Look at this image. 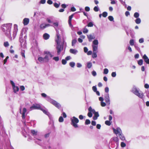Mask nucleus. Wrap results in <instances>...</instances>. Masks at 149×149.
<instances>
[{"mask_svg": "<svg viewBox=\"0 0 149 149\" xmlns=\"http://www.w3.org/2000/svg\"><path fill=\"white\" fill-rule=\"evenodd\" d=\"M144 40L143 38H140L139 40V42L140 43H142L144 42Z\"/></svg>", "mask_w": 149, "mask_h": 149, "instance_id": "obj_61", "label": "nucleus"}, {"mask_svg": "<svg viewBox=\"0 0 149 149\" xmlns=\"http://www.w3.org/2000/svg\"><path fill=\"white\" fill-rule=\"evenodd\" d=\"M92 89L94 92H95L96 91H97V88H96V86H93L92 87Z\"/></svg>", "mask_w": 149, "mask_h": 149, "instance_id": "obj_62", "label": "nucleus"}, {"mask_svg": "<svg viewBox=\"0 0 149 149\" xmlns=\"http://www.w3.org/2000/svg\"><path fill=\"white\" fill-rule=\"evenodd\" d=\"M40 110L42 111L44 113L47 115L48 116L50 120H53V118L52 117V115L47 110V109L42 108H41Z\"/></svg>", "mask_w": 149, "mask_h": 149, "instance_id": "obj_9", "label": "nucleus"}, {"mask_svg": "<svg viewBox=\"0 0 149 149\" xmlns=\"http://www.w3.org/2000/svg\"><path fill=\"white\" fill-rule=\"evenodd\" d=\"M135 21L136 24H139L141 23V20L139 18H136L135 20Z\"/></svg>", "mask_w": 149, "mask_h": 149, "instance_id": "obj_30", "label": "nucleus"}, {"mask_svg": "<svg viewBox=\"0 0 149 149\" xmlns=\"http://www.w3.org/2000/svg\"><path fill=\"white\" fill-rule=\"evenodd\" d=\"M64 121V119L63 116H60L58 119V121L59 122H63Z\"/></svg>", "mask_w": 149, "mask_h": 149, "instance_id": "obj_38", "label": "nucleus"}, {"mask_svg": "<svg viewBox=\"0 0 149 149\" xmlns=\"http://www.w3.org/2000/svg\"><path fill=\"white\" fill-rule=\"evenodd\" d=\"M87 67L88 68H90L92 66V63L91 62H88L87 63Z\"/></svg>", "mask_w": 149, "mask_h": 149, "instance_id": "obj_31", "label": "nucleus"}, {"mask_svg": "<svg viewBox=\"0 0 149 149\" xmlns=\"http://www.w3.org/2000/svg\"><path fill=\"white\" fill-rule=\"evenodd\" d=\"M125 31L126 32L127 36H129V29H128V27L127 26H126L125 27Z\"/></svg>", "mask_w": 149, "mask_h": 149, "instance_id": "obj_29", "label": "nucleus"}, {"mask_svg": "<svg viewBox=\"0 0 149 149\" xmlns=\"http://www.w3.org/2000/svg\"><path fill=\"white\" fill-rule=\"evenodd\" d=\"M93 113L94 114V116L93 117V119L94 120H96L97 118L99 116L98 112H96L95 111V109H94L93 110Z\"/></svg>", "mask_w": 149, "mask_h": 149, "instance_id": "obj_15", "label": "nucleus"}, {"mask_svg": "<svg viewBox=\"0 0 149 149\" xmlns=\"http://www.w3.org/2000/svg\"><path fill=\"white\" fill-rule=\"evenodd\" d=\"M38 60L41 63L48 62L49 60V58H48L47 56H45L44 58L39 57H38Z\"/></svg>", "mask_w": 149, "mask_h": 149, "instance_id": "obj_7", "label": "nucleus"}, {"mask_svg": "<svg viewBox=\"0 0 149 149\" xmlns=\"http://www.w3.org/2000/svg\"><path fill=\"white\" fill-rule=\"evenodd\" d=\"M19 41L20 43V46L21 47H22V44L24 42L23 44V46L24 47H25V46H26V40H24V39L23 38V37H19Z\"/></svg>", "mask_w": 149, "mask_h": 149, "instance_id": "obj_13", "label": "nucleus"}, {"mask_svg": "<svg viewBox=\"0 0 149 149\" xmlns=\"http://www.w3.org/2000/svg\"><path fill=\"white\" fill-rule=\"evenodd\" d=\"M53 59L56 61H57L59 60V58L58 56L54 57L53 58Z\"/></svg>", "mask_w": 149, "mask_h": 149, "instance_id": "obj_54", "label": "nucleus"}, {"mask_svg": "<svg viewBox=\"0 0 149 149\" xmlns=\"http://www.w3.org/2000/svg\"><path fill=\"white\" fill-rule=\"evenodd\" d=\"M5 27L2 29V30L5 33V35L11 40L12 37L11 35V29L12 26V24L8 23L4 24L3 25Z\"/></svg>", "mask_w": 149, "mask_h": 149, "instance_id": "obj_2", "label": "nucleus"}, {"mask_svg": "<svg viewBox=\"0 0 149 149\" xmlns=\"http://www.w3.org/2000/svg\"><path fill=\"white\" fill-rule=\"evenodd\" d=\"M71 121V124L74 128L78 127V125L77 124L79 122V119L75 116H73L70 118Z\"/></svg>", "mask_w": 149, "mask_h": 149, "instance_id": "obj_6", "label": "nucleus"}, {"mask_svg": "<svg viewBox=\"0 0 149 149\" xmlns=\"http://www.w3.org/2000/svg\"><path fill=\"white\" fill-rule=\"evenodd\" d=\"M114 133L116 134H118L120 138L122 141L125 140V138L122 134L121 130L119 127H117L116 129L113 128Z\"/></svg>", "mask_w": 149, "mask_h": 149, "instance_id": "obj_5", "label": "nucleus"}, {"mask_svg": "<svg viewBox=\"0 0 149 149\" xmlns=\"http://www.w3.org/2000/svg\"><path fill=\"white\" fill-rule=\"evenodd\" d=\"M108 19L111 21L114 22V18L112 16H109L108 17Z\"/></svg>", "mask_w": 149, "mask_h": 149, "instance_id": "obj_37", "label": "nucleus"}, {"mask_svg": "<svg viewBox=\"0 0 149 149\" xmlns=\"http://www.w3.org/2000/svg\"><path fill=\"white\" fill-rule=\"evenodd\" d=\"M143 58L144 59V61H145V60H146L148 58V57L147 56L146 54L144 55L143 57Z\"/></svg>", "mask_w": 149, "mask_h": 149, "instance_id": "obj_60", "label": "nucleus"}, {"mask_svg": "<svg viewBox=\"0 0 149 149\" xmlns=\"http://www.w3.org/2000/svg\"><path fill=\"white\" fill-rule=\"evenodd\" d=\"M44 54H46L45 56H47L48 58H49V56L51 58H52L53 56V55L51 53L48 51H45L44 52Z\"/></svg>", "mask_w": 149, "mask_h": 149, "instance_id": "obj_17", "label": "nucleus"}, {"mask_svg": "<svg viewBox=\"0 0 149 149\" xmlns=\"http://www.w3.org/2000/svg\"><path fill=\"white\" fill-rule=\"evenodd\" d=\"M18 26L16 24L14 25V30L13 31V37L14 39L17 35V32L18 31Z\"/></svg>", "mask_w": 149, "mask_h": 149, "instance_id": "obj_12", "label": "nucleus"}, {"mask_svg": "<svg viewBox=\"0 0 149 149\" xmlns=\"http://www.w3.org/2000/svg\"><path fill=\"white\" fill-rule=\"evenodd\" d=\"M108 15V13L107 12H104L102 14V16L104 17H106Z\"/></svg>", "mask_w": 149, "mask_h": 149, "instance_id": "obj_46", "label": "nucleus"}, {"mask_svg": "<svg viewBox=\"0 0 149 149\" xmlns=\"http://www.w3.org/2000/svg\"><path fill=\"white\" fill-rule=\"evenodd\" d=\"M104 100L105 101L108 105H109L110 104L109 95V93H105L104 95Z\"/></svg>", "mask_w": 149, "mask_h": 149, "instance_id": "obj_11", "label": "nucleus"}, {"mask_svg": "<svg viewBox=\"0 0 149 149\" xmlns=\"http://www.w3.org/2000/svg\"><path fill=\"white\" fill-rule=\"evenodd\" d=\"M105 124L108 126H110L111 125V123L109 120H106L105 121Z\"/></svg>", "mask_w": 149, "mask_h": 149, "instance_id": "obj_44", "label": "nucleus"}, {"mask_svg": "<svg viewBox=\"0 0 149 149\" xmlns=\"http://www.w3.org/2000/svg\"><path fill=\"white\" fill-rule=\"evenodd\" d=\"M93 52H97L98 46L92 45Z\"/></svg>", "mask_w": 149, "mask_h": 149, "instance_id": "obj_23", "label": "nucleus"}, {"mask_svg": "<svg viewBox=\"0 0 149 149\" xmlns=\"http://www.w3.org/2000/svg\"><path fill=\"white\" fill-rule=\"evenodd\" d=\"M70 52L71 53L75 55L77 54L78 52V51L76 49H71L70 50Z\"/></svg>", "mask_w": 149, "mask_h": 149, "instance_id": "obj_20", "label": "nucleus"}, {"mask_svg": "<svg viewBox=\"0 0 149 149\" xmlns=\"http://www.w3.org/2000/svg\"><path fill=\"white\" fill-rule=\"evenodd\" d=\"M113 140L116 142H117L116 143L117 144H118V139L117 137H115L113 138Z\"/></svg>", "mask_w": 149, "mask_h": 149, "instance_id": "obj_48", "label": "nucleus"}, {"mask_svg": "<svg viewBox=\"0 0 149 149\" xmlns=\"http://www.w3.org/2000/svg\"><path fill=\"white\" fill-rule=\"evenodd\" d=\"M129 32L130 33V35L132 37L133 36V33H134V31L132 29H129Z\"/></svg>", "mask_w": 149, "mask_h": 149, "instance_id": "obj_35", "label": "nucleus"}, {"mask_svg": "<svg viewBox=\"0 0 149 149\" xmlns=\"http://www.w3.org/2000/svg\"><path fill=\"white\" fill-rule=\"evenodd\" d=\"M43 37L45 40H47L49 38L50 36L48 34L45 33L43 34Z\"/></svg>", "mask_w": 149, "mask_h": 149, "instance_id": "obj_22", "label": "nucleus"}, {"mask_svg": "<svg viewBox=\"0 0 149 149\" xmlns=\"http://www.w3.org/2000/svg\"><path fill=\"white\" fill-rule=\"evenodd\" d=\"M131 92L139 98L141 99H142L143 98L144 95L142 92L140 91L139 88H137L135 86H133Z\"/></svg>", "mask_w": 149, "mask_h": 149, "instance_id": "obj_4", "label": "nucleus"}, {"mask_svg": "<svg viewBox=\"0 0 149 149\" xmlns=\"http://www.w3.org/2000/svg\"><path fill=\"white\" fill-rule=\"evenodd\" d=\"M40 28L41 29H44L45 28V24H41L40 26Z\"/></svg>", "mask_w": 149, "mask_h": 149, "instance_id": "obj_36", "label": "nucleus"}, {"mask_svg": "<svg viewBox=\"0 0 149 149\" xmlns=\"http://www.w3.org/2000/svg\"><path fill=\"white\" fill-rule=\"evenodd\" d=\"M77 42V40L76 38L72 39V46H74L76 43Z\"/></svg>", "mask_w": 149, "mask_h": 149, "instance_id": "obj_27", "label": "nucleus"}, {"mask_svg": "<svg viewBox=\"0 0 149 149\" xmlns=\"http://www.w3.org/2000/svg\"><path fill=\"white\" fill-rule=\"evenodd\" d=\"M97 52H93V54L92 55V57L93 58H96L97 57Z\"/></svg>", "mask_w": 149, "mask_h": 149, "instance_id": "obj_42", "label": "nucleus"}, {"mask_svg": "<svg viewBox=\"0 0 149 149\" xmlns=\"http://www.w3.org/2000/svg\"><path fill=\"white\" fill-rule=\"evenodd\" d=\"M105 91L106 93H109V88L108 87H106L105 88Z\"/></svg>", "mask_w": 149, "mask_h": 149, "instance_id": "obj_53", "label": "nucleus"}, {"mask_svg": "<svg viewBox=\"0 0 149 149\" xmlns=\"http://www.w3.org/2000/svg\"><path fill=\"white\" fill-rule=\"evenodd\" d=\"M99 10V8L98 7V6H95L93 8L94 10L96 12L98 11Z\"/></svg>", "mask_w": 149, "mask_h": 149, "instance_id": "obj_39", "label": "nucleus"}, {"mask_svg": "<svg viewBox=\"0 0 149 149\" xmlns=\"http://www.w3.org/2000/svg\"><path fill=\"white\" fill-rule=\"evenodd\" d=\"M92 74L93 76H95L97 75L96 72L95 71H92Z\"/></svg>", "mask_w": 149, "mask_h": 149, "instance_id": "obj_64", "label": "nucleus"}, {"mask_svg": "<svg viewBox=\"0 0 149 149\" xmlns=\"http://www.w3.org/2000/svg\"><path fill=\"white\" fill-rule=\"evenodd\" d=\"M60 4V2L59 3V4H58L56 3H54V6L56 8H58L59 7Z\"/></svg>", "mask_w": 149, "mask_h": 149, "instance_id": "obj_41", "label": "nucleus"}, {"mask_svg": "<svg viewBox=\"0 0 149 149\" xmlns=\"http://www.w3.org/2000/svg\"><path fill=\"white\" fill-rule=\"evenodd\" d=\"M31 133L32 135L35 138V136L37 135V131H35L34 130H31Z\"/></svg>", "mask_w": 149, "mask_h": 149, "instance_id": "obj_24", "label": "nucleus"}, {"mask_svg": "<svg viewBox=\"0 0 149 149\" xmlns=\"http://www.w3.org/2000/svg\"><path fill=\"white\" fill-rule=\"evenodd\" d=\"M120 146L122 148H124L126 146V144L124 142H122L121 143Z\"/></svg>", "mask_w": 149, "mask_h": 149, "instance_id": "obj_51", "label": "nucleus"}, {"mask_svg": "<svg viewBox=\"0 0 149 149\" xmlns=\"http://www.w3.org/2000/svg\"><path fill=\"white\" fill-rule=\"evenodd\" d=\"M41 95L42 97L46 98V100L50 103L52 104L58 109H59L61 107V105L57 101L53 100L48 96H47L45 93H42Z\"/></svg>", "mask_w": 149, "mask_h": 149, "instance_id": "obj_3", "label": "nucleus"}, {"mask_svg": "<svg viewBox=\"0 0 149 149\" xmlns=\"http://www.w3.org/2000/svg\"><path fill=\"white\" fill-rule=\"evenodd\" d=\"M93 25V23L92 22H89L87 24V26L89 27H92Z\"/></svg>", "mask_w": 149, "mask_h": 149, "instance_id": "obj_49", "label": "nucleus"}, {"mask_svg": "<svg viewBox=\"0 0 149 149\" xmlns=\"http://www.w3.org/2000/svg\"><path fill=\"white\" fill-rule=\"evenodd\" d=\"M56 30L57 33L56 34L57 38L55 40V41L56 43V49L57 50V55H58L60 54L61 52L63 50L64 46H65L66 47L67 45L66 43L63 39L62 44H60L59 41V33L57 32V30L56 29Z\"/></svg>", "mask_w": 149, "mask_h": 149, "instance_id": "obj_1", "label": "nucleus"}, {"mask_svg": "<svg viewBox=\"0 0 149 149\" xmlns=\"http://www.w3.org/2000/svg\"><path fill=\"white\" fill-rule=\"evenodd\" d=\"M101 104L102 107H104L106 106V103L102 101L101 102Z\"/></svg>", "mask_w": 149, "mask_h": 149, "instance_id": "obj_59", "label": "nucleus"}, {"mask_svg": "<svg viewBox=\"0 0 149 149\" xmlns=\"http://www.w3.org/2000/svg\"><path fill=\"white\" fill-rule=\"evenodd\" d=\"M9 45L8 42H6L4 43V46L5 47H8Z\"/></svg>", "mask_w": 149, "mask_h": 149, "instance_id": "obj_57", "label": "nucleus"}, {"mask_svg": "<svg viewBox=\"0 0 149 149\" xmlns=\"http://www.w3.org/2000/svg\"><path fill=\"white\" fill-rule=\"evenodd\" d=\"M138 64L140 65H142L143 64V60L142 59H140L138 61Z\"/></svg>", "mask_w": 149, "mask_h": 149, "instance_id": "obj_43", "label": "nucleus"}, {"mask_svg": "<svg viewBox=\"0 0 149 149\" xmlns=\"http://www.w3.org/2000/svg\"><path fill=\"white\" fill-rule=\"evenodd\" d=\"M74 15V14H72L69 17V19L68 21V24L70 26H72L71 24V20L72 17Z\"/></svg>", "mask_w": 149, "mask_h": 149, "instance_id": "obj_18", "label": "nucleus"}, {"mask_svg": "<svg viewBox=\"0 0 149 149\" xmlns=\"http://www.w3.org/2000/svg\"><path fill=\"white\" fill-rule=\"evenodd\" d=\"M29 19L28 18H25L23 20V23L24 25H27L29 22Z\"/></svg>", "mask_w": 149, "mask_h": 149, "instance_id": "obj_19", "label": "nucleus"}, {"mask_svg": "<svg viewBox=\"0 0 149 149\" xmlns=\"http://www.w3.org/2000/svg\"><path fill=\"white\" fill-rule=\"evenodd\" d=\"M134 47L135 49L137 50L139 52H140V50L139 47L138 46V45H135Z\"/></svg>", "mask_w": 149, "mask_h": 149, "instance_id": "obj_45", "label": "nucleus"}, {"mask_svg": "<svg viewBox=\"0 0 149 149\" xmlns=\"http://www.w3.org/2000/svg\"><path fill=\"white\" fill-rule=\"evenodd\" d=\"M53 24L52 26H54L55 28L57 27L58 25V22H53Z\"/></svg>", "mask_w": 149, "mask_h": 149, "instance_id": "obj_34", "label": "nucleus"}, {"mask_svg": "<svg viewBox=\"0 0 149 149\" xmlns=\"http://www.w3.org/2000/svg\"><path fill=\"white\" fill-rule=\"evenodd\" d=\"M131 46L134 45V40L133 39L130 40L129 42Z\"/></svg>", "mask_w": 149, "mask_h": 149, "instance_id": "obj_33", "label": "nucleus"}, {"mask_svg": "<svg viewBox=\"0 0 149 149\" xmlns=\"http://www.w3.org/2000/svg\"><path fill=\"white\" fill-rule=\"evenodd\" d=\"M67 63V61L65 59H63L62 60V63L63 65H65Z\"/></svg>", "mask_w": 149, "mask_h": 149, "instance_id": "obj_55", "label": "nucleus"}, {"mask_svg": "<svg viewBox=\"0 0 149 149\" xmlns=\"http://www.w3.org/2000/svg\"><path fill=\"white\" fill-rule=\"evenodd\" d=\"M41 106L39 104H34L31 106L30 109L31 110L34 109H39L40 110L41 109Z\"/></svg>", "mask_w": 149, "mask_h": 149, "instance_id": "obj_10", "label": "nucleus"}, {"mask_svg": "<svg viewBox=\"0 0 149 149\" xmlns=\"http://www.w3.org/2000/svg\"><path fill=\"white\" fill-rule=\"evenodd\" d=\"M36 140L35 141V142L37 143L39 145L41 146L42 143L41 142L42 141V140L40 139V138H36Z\"/></svg>", "mask_w": 149, "mask_h": 149, "instance_id": "obj_21", "label": "nucleus"}, {"mask_svg": "<svg viewBox=\"0 0 149 149\" xmlns=\"http://www.w3.org/2000/svg\"><path fill=\"white\" fill-rule=\"evenodd\" d=\"M91 123V121L89 119H86L85 124L86 125H88L90 124Z\"/></svg>", "mask_w": 149, "mask_h": 149, "instance_id": "obj_47", "label": "nucleus"}, {"mask_svg": "<svg viewBox=\"0 0 149 149\" xmlns=\"http://www.w3.org/2000/svg\"><path fill=\"white\" fill-rule=\"evenodd\" d=\"M27 110L26 108H24L23 109L22 113L21 111V108H20L19 109V113L22 114V120H23L24 122L25 123V120L26 116L25 113L26 112Z\"/></svg>", "mask_w": 149, "mask_h": 149, "instance_id": "obj_8", "label": "nucleus"}, {"mask_svg": "<svg viewBox=\"0 0 149 149\" xmlns=\"http://www.w3.org/2000/svg\"><path fill=\"white\" fill-rule=\"evenodd\" d=\"M87 36L89 42H91L92 40L94 39L95 38V36L93 34V35L90 34L89 35H87Z\"/></svg>", "mask_w": 149, "mask_h": 149, "instance_id": "obj_16", "label": "nucleus"}, {"mask_svg": "<svg viewBox=\"0 0 149 149\" xmlns=\"http://www.w3.org/2000/svg\"><path fill=\"white\" fill-rule=\"evenodd\" d=\"M75 63L73 62H70L69 63L70 65L72 68H73L75 65Z\"/></svg>", "mask_w": 149, "mask_h": 149, "instance_id": "obj_40", "label": "nucleus"}, {"mask_svg": "<svg viewBox=\"0 0 149 149\" xmlns=\"http://www.w3.org/2000/svg\"><path fill=\"white\" fill-rule=\"evenodd\" d=\"M93 45L98 46V40L97 39H95L93 42Z\"/></svg>", "mask_w": 149, "mask_h": 149, "instance_id": "obj_28", "label": "nucleus"}, {"mask_svg": "<svg viewBox=\"0 0 149 149\" xmlns=\"http://www.w3.org/2000/svg\"><path fill=\"white\" fill-rule=\"evenodd\" d=\"M109 72V70L107 68H105L104 70L103 73L105 74H107Z\"/></svg>", "mask_w": 149, "mask_h": 149, "instance_id": "obj_50", "label": "nucleus"}, {"mask_svg": "<svg viewBox=\"0 0 149 149\" xmlns=\"http://www.w3.org/2000/svg\"><path fill=\"white\" fill-rule=\"evenodd\" d=\"M139 16V14L137 12H135L134 15V16L135 18H138Z\"/></svg>", "mask_w": 149, "mask_h": 149, "instance_id": "obj_32", "label": "nucleus"}, {"mask_svg": "<svg viewBox=\"0 0 149 149\" xmlns=\"http://www.w3.org/2000/svg\"><path fill=\"white\" fill-rule=\"evenodd\" d=\"M25 51L23 50L21 52V54L22 57H24V58H25V56L24 54Z\"/></svg>", "mask_w": 149, "mask_h": 149, "instance_id": "obj_58", "label": "nucleus"}, {"mask_svg": "<svg viewBox=\"0 0 149 149\" xmlns=\"http://www.w3.org/2000/svg\"><path fill=\"white\" fill-rule=\"evenodd\" d=\"M52 19V17H50L47 18L46 21L49 24H52L53 23V22L51 20Z\"/></svg>", "mask_w": 149, "mask_h": 149, "instance_id": "obj_26", "label": "nucleus"}, {"mask_svg": "<svg viewBox=\"0 0 149 149\" xmlns=\"http://www.w3.org/2000/svg\"><path fill=\"white\" fill-rule=\"evenodd\" d=\"M85 10L87 12H88L90 10V8L88 6H86L85 8Z\"/></svg>", "mask_w": 149, "mask_h": 149, "instance_id": "obj_63", "label": "nucleus"}, {"mask_svg": "<svg viewBox=\"0 0 149 149\" xmlns=\"http://www.w3.org/2000/svg\"><path fill=\"white\" fill-rule=\"evenodd\" d=\"M13 91L14 93H15L17 92H18L19 90V88L17 86H14L13 87Z\"/></svg>", "mask_w": 149, "mask_h": 149, "instance_id": "obj_25", "label": "nucleus"}, {"mask_svg": "<svg viewBox=\"0 0 149 149\" xmlns=\"http://www.w3.org/2000/svg\"><path fill=\"white\" fill-rule=\"evenodd\" d=\"M93 110L91 106H90L88 108V116L90 117H91L93 116L92 113H93Z\"/></svg>", "mask_w": 149, "mask_h": 149, "instance_id": "obj_14", "label": "nucleus"}, {"mask_svg": "<svg viewBox=\"0 0 149 149\" xmlns=\"http://www.w3.org/2000/svg\"><path fill=\"white\" fill-rule=\"evenodd\" d=\"M88 32V30L86 28H84V30H83V32L84 33H87Z\"/></svg>", "mask_w": 149, "mask_h": 149, "instance_id": "obj_52", "label": "nucleus"}, {"mask_svg": "<svg viewBox=\"0 0 149 149\" xmlns=\"http://www.w3.org/2000/svg\"><path fill=\"white\" fill-rule=\"evenodd\" d=\"M4 57V55L2 52L0 53V60H2Z\"/></svg>", "mask_w": 149, "mask_h": 149, "instance_id": "obj_56", "label": "nucleus"}]
</instances>
